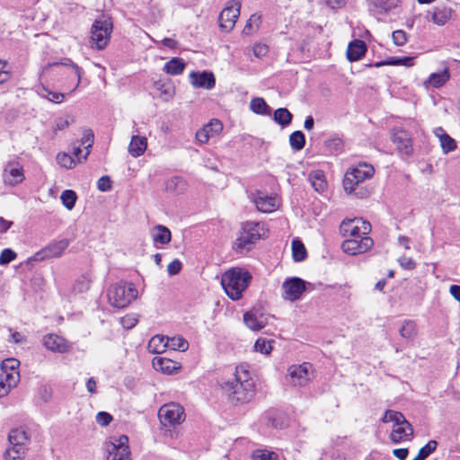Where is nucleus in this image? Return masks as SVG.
<instances>
[{
    "label": "nucleus",
    "instance_id": "nucleus-24",
    "mask_svg": "<svg viewBox=\"0 0 460 460\" xmlns=\"http://www.w3.org/2000/svg\"><path fill=\"white\" fill-rule=\"evenodd\" d=\"M150 236L155 246L167 244L172 240L171 231L163 225H156L152 227Z\"/></svg>",
    "mask_w": 460,
    "mask_h": 460
},
{
    "label": "nucleus",
    "instance_id": "nucleus-5",
    "mask_svg": "<svg viewBox=\"0 0 460 460\" xmlns=\"http://www.w3.org/2000/svg\"><path fill=\"white\" fill-rule=\"evenodd\" d=\"M138 295L137 289L132 283L119 282L111 285L107 291L111 305L116 308L127 307Z\"/></svg>",
    "mask_w": 460,
    "mask_h": 460
},
{
    "label": "nucleus",
    "instance_id": "nucleus-4",
    "mask_svg": "<svg viewBox=\"0 0 460 460\" xmlns=\"http://www.w3.org/2000/svg\"><path fill=\"white\" fill-rule=\"evenodd\" d=\"M382 421L384 423H393L390 438L395 444L409 440L413 435V429L411 423L400 411H385Z\"/></svg>",
    "mask_w": 460,
    "mask_h": 460
},
{
    "label": "nucleus",
    "instance_id": "nucleus-32",
    "mask_svg": "<svg viewBox=\"0 0 460 460\" xmlns=\"http://www.w3.org/2000/svg\"><path fill=\"white\" fill-rule=\"evenodd\" d=\"M27 432L22 429H13L8 436L10 446L15 447H25L24 445L28 441Z\"/></svg>",
    "mask_w": 460,
    "mask_h": 460
},
{
    "label": "nucleus",
    "instance_id": "nucleus-31",
    "mask_svg": "<svg viewBox=\"0 0 460 460\" xmlns=\"http://www.w3.org/2000/svg\"><path fill=\"white\" fill-rule=\"evenodd\" d=\"M186 67V63L181 58H172L164 64V71L171 75H181Z\"/></svg>",
    "mask_w": 460,
    "mask_h": 460
},
{
    "label": "nucleus",
    "instance_id": "nucleus-39",
    "mask_svg": "<svg viewBox=\"0 0 460 460\" xmlns=\"http://www.w3.org/2000/svg\"><path fill=\"white\" fill-rule=\"evenodd\" d=\"M166 344L168 349L173 350L185 351L189 348L188 341L180 336H175L172 338L167 337Z\"/></svg>",
    "mask_w": 460,
    "mask_h": 460
},
{
    "label": "nucleus",
    "instance_id": "nucleus-12",
    "mask_svg": "<svg viewBox=\"0 0 460 460\" xmlns=\"http://www.w3.org/2000/svg\"><path fill=\"white\" fill-rule=\"evenodd\" d=\"M306 283L298 277L287 278L281 286V296L285 301L295 302L302 298Z\"/></svg>",
    "mask_w": 460,
    "mask_h": 460
},
{
    "label": "nucleus",
    "instance_id": "nucleus-9",
    "mask_svg": "<svg viewBox=\"0 0 460 460\" xmlns=\"http://www.w3.org/2000/svg\"><path fill=\"white\" fill-rule=\"evenodd\" d=\"M374 172V167L366 163L359 164L356 167L351 168L344 175L342 182L344 190L349 194L352 193L357 185L371 178Z\"/></svg>",
    "mask_w": 460,
    "mask_h": 460
},
{
    "label": "nucleus",
    "instance_id": "nucleus-13",
    "mask_svg": "<svg viewBox=\"0 0 460 460\" xmlns=\"http://www.w3.org/2000/svg\"><path fill=\"white\" fill-rule=\"evenodd\" d=\"M391 141L396 146L398 153L410 156L413 153L411 135L401 127H394L390 131Z\"/></svg>",
    "mask_w": 460,
    "mask_h": 460
},
{
    "label": "nucleus",
    "instance_id": "nucleus-2",
    "mask_svg": "<svg viewBox=\"0 0 460 460\" xmlns=\"http://www.w3.org/2000/svg\"><path fill=\"white\" fill-rule=\"evenodd\" d=\"M222 389L233 402L245 403L254 395V382L245 366L235 368L234 377L223 383Z\"/></svg>",
    "mask_w": 460,
    "mask_h": 460
},
{
    "label": "nucleus",
    "instance_id": "nucleus-29",
    "mask_svg": "<svg viewBox=\"0 0 460 460\" xmlns=\"http://www.w3.org/2000/svg\"><path fill=\"white\" fill-rule=\"evenodd\" d=\"M164 186L165 191L175 194H181L187 190L186 181L180 176H172L167 179Z\"/></svg>",
    "mask_w": 460,
    "mask_h": 460
},
{
    "label": "nucleus",
    "instance_id": "nucleus-37",
    "mask_svg": "<svg viewBox=\"0 0 460 460\" xmlns=\"http://www.w3.org/2000/svg\"><path fill=\"white\" fill-rule=\"evenodd\" d=\"M292 114L286 108H279L274 111L273 119L282 127L288 126L292 121Z\"/></svg>",
    "mask_w": 460,
    "mask_h": 460
},
{
    "label": "nucleus",
    "instance_id": "nucleus-35",
    "mask_svg": "<svg viewBox=\"0 0 460 460\" xmlns=\"http://www.w3.org/2000/svg\"><path fill=\"white\" fill-rule=\"evenodd\" d=\"M370 4L373 5L381 13H387L391 10L396 8L400 0H368Z\"/></svg>",
    "mask_w": 460,
    "mask_h": 460
},
{
    "label": "nucleus",
    "instance_id": "nucleus-64",
    "mask_svg": "<svg viewBox=\"0 0 460 460\" xmlns=\"http://www.w3.org/2000/svg\"><path fill=\"white\" fill-rule=\"evenodd\" d=\"M450 294L453 296V297L460 302V286L457 285H452L450 287Z\"/></svg>",
    "mask_w": 460,
    "mask_h": 460
},
{
    "label": "nucleus",
    "instance_id": "nucleus-7",
    "mask_svg": "<svg viewBox=\"0 0 460 460\" xmlns=\"http://www.w3.org/2000/svg\"><path fill=\"white\" fill-rule=\"evenodd\" d=\"M266 230L262 224L258 222H246L243 225L239 236L234 242L237 250H250L261 238L264 237Z\"/></svg>",
    "mask_w": 460,
    "mask_h": 460
},
{
    "label": "nucleus",
    "instance_id": "nucleus-43",
    "mask_svg": "<svg viewBox=\"0 0 460 460\" xmlns=\"http://www.w3.org/2000/svg\"><path fill=\"white\" fill-rule=\"evenodd\" d=\"M289 144L292 149L300 151L304 148L305 144V135L302 131H295L289 137Z\"/></svg>",
    "mask_w": 460,
    "mask_h": 460
},
{
    "label": "nucleus",
    "instance_id": "nucleus-6",
    "mask_svg": "<svg viewBox=\"0 0 460 460\" xmlns=\"http://www.w3.org/2000/svg\"><path fill=\"white\" fill-rule=\"evenodd\" d=\"M106 460H131L129 440L127 435H111L104 442Z\"/></svg>",
    "mask_w": 460,
    "mask_h": 460
},
{
    "label": "nucleus",
    "instance_id": "nucleus-33",
    "mask_svg": "<svg viewBox=\"0 0 460 460\" xmlns=\"http://www.w3.org/2000/svg\"><path fill=\"white\" fill-rule=\"evenodd\" d=\"M167 336L155 335L148 342L147 349L152 354H161L167 349Z\"/></svg>",
    "mask_w": 460,
    "mask_h": 460
},
{
    "label": "nucleus",
    "instance_id": "nucleus-20",
    "mask_svg": "<svg viewBox=\"0 0 460 460\" xmlns=\"http://www.w3.org/2000/svg\"><path fill=\"white\" fill-rule=\"evenodd\" d=\"M453 9L446 5H437L426 14V19L438 26L445 25L452 17Z\"/></svg>",
    "mask_w": 460,
    "mask_h": 460
},
{
    "label": "nucleus",
    "instance_id": "nucleus-51",
    "mask_svg": "<svg viewBox=\"0 0 460 460\" xmlns=\"http://www.w3.org/2000/svg\"><path fill=\"white\" fill-rule=\"evenodd\" d=\"M16 257L17 253L13 250L10 248H5L0 253V265H7L8 263L15 260Z\"/></svg>",
    "mask_w": 460,
    "mask_h": 460
},
{
    "label": "nucleus",
    "instance_id": "nucleus-21",
    "mask_svg": "<svg viewBox=\"0 0 460 460\" xmlns=\"http://www.w3.org/2000/svg\"><path fill=\"white\" fill-rule=\"evenodd\" d=\"M43 344L47 349L58 353L68 352L72 348L65 338L57 334L46 335L43 338Z\"/></svg>",
    "mask_w": 460,
    "mask_h": 460
},
{
    "label": "nucleus",
    "instance_id": "nucleus-28",
    "mask_svg": "<svg viewBox=\"0 0 460 460\" xmlns=\"http://www.w3.org/2000/svg\"><path fill=\"white\" fill-rule=\"evenodd\" d=\"M367 51L366 43L360 40L351 41L347 49V58L350 62H355L361 59Z\"/></svg>",
    "mask_w": 460,
    "mask_h": 460
},
{
    "label": "nucleus",
    "instance_id": "nucleus-16",
    "mask_svg": "<svg viewBox=\"0 0 460 460\" xmlns=\"http://www.w3.org/2000/svg\"><path fill=\"white\" fill-rule=\"evenodd\" d=\"M68 245L69 241L67 239L52 242L40 251L37 252L33 255V260L36 261H41L47 259L58 258L63 254Z\"/></svg>",
    "mask_w": 460,
    "mask_h": 460
},
{
    "label": "nucleus",
    "instance_id": "nucleus-26",
    "mask_svg": "<svg viewBox=\"0 0 460 460\" xmlns=\"http://www.w3.org/2000/svg\"><path fill=\"white\" fill-rule=\"evenodd\" d=\"M243 322L245 325L252 331H260L267 324L266 318L262 314L250 311L243 314Z\"/></svg>",
    "mask_w": 460,
    "mask_h": 460
},
{
    "label": "nucleus",
    "instance_id": "nucleus-18",
    "mask_svg": "<svg viewBox=\"0 0 460 460\" xmlns=\"http://www.w3.org/2000/svg\"><path fill=\"white\" fill-rule=\"evenodd\" d=\"M24 180L22 166L15 161L8 162L3 172V181L5 185L15 186Z\"/></svg>",
    "mask_w": 460,
    "mask_h": 460
},
{
    "label": "nucleus",
    "instance_id": "nucleus-15",
    "mask_svg": "<svg viewBox=\"0 0 460 460\" xmlns=\"http://www.w3.org/2000/svg\"><path fill=\"white\" fill-rule=\"evenodd\" d=\"M19 366V360L13 358H6L1 363L0 376L12 388L15 387L20 380Z\"/></svg>",
    "mask_w": 460,
    "mask_h": 460
},
{
    "label": "nucleus",
    "instance_id": "nucleus-57",
    "mask_svg": "<svg viewBox=\"0 0 460 460\" xmlns=\"http://www.w3.org/2000/svg\"><path fill=\"white\" fill-rule=\"evenodd\" d=\"M252 52L256 58H261L268 54L269 48L266 44L256 43L252 47Z\"/></svg>",
    "mask_w": 460,
    "mask_h": 460
},
{
    "label": "nucleus",
    "instance_id": "nucleus-14",
    "mask_svg": "<svg viewBox=\"0 0 460 460\" xmlns=\"http://www.w3.org/2000/svg\"><path fill=\"white\" fill-rule=\"evenodd\" d=\"M241 2L239 0H230L219 14V26L225 31H230L234 29L237 18L240 15Z\"/></svg>",
    "mask_w": 460,
    "mask_h": 460
},
{
    "label": "nucleus",
    "instance_id": "nucleus-45",
    "mask_svg": "<svg viewBox=\"0 0 460 460\" xmlns=\"http://www.w3.org/2000/svg\"><path fill=\"white\" fill-rule=\"evenodd\" d=\"M274 341L271 340H267L265 338H259L255 341L254 349H255V351L260 352L261 354L269 355V354H270V352L272 350V343Z\"/></svg>",
    "mask_w": 460,
    "mask_h": 460
},
{
    "label": "nucleus",
    "instance_id": "nucleus-44",
    "mask_svg": "<svg viewBox=\"0 0 460 460\" xmlns=\"http://www.w3.org/2000/svg\"><path fill=\"white\" fill-rule=\"evenodd\" d=\"M383 65L411 66H413V58H410V57H404V58L391 57L386 61L382 62V63H377L376 66H380Z\"/></svg>",
    "mask_w": 460,
    "mask_h": 460
},
{
    "label": "nucleus",
    "instance_id": "nucleus-47",
    "mask_svg": "<svg viewBox=\"0 0 460 460\" xmlns=\"http://www.w3.org/2000/svg\"><path fill=\"white\" fill-rule=\"evenodd\" d=\"M60 199H61L62 204L68 210H71L75 205L77 196L74 190H66L61 193Z\"/></svg>",
    "mask_w": 460,
    "mask_h": 460
},
{
    "label": "nucleus",
    "instance_id": "nucleus-61",
    "mask_svg": "<svg viewBox=\"0 0 460 460\" xmlns=\"http://www.w3.org/2000/svg\"><path fill=\"white\" fill-rule=\"evenodd\" d=\"M181 270V262L179 260H174L169 263L167 267L168 273L170 275H175Z\"/></svg>",
    "mask_w": 460,
    "mask_h": 460
},
{
    "label": "nucleus",
    "instance_id": "nucleus-55",
    "mask_svg": "<svg viewBox=\"0 0 460 460\" xmlns=\"http://www.w3.org/2000/svg\"><path fill=\"white\" fill-rule=\"evenodd\" d=\"M393 41L396 46H403L407 42V34L404 31L397 30L392 34Z\"/></svg>",
    "mask_w": 460,
    "mask_h": 460
},
{
    "label": "nucleus",
    "instance_id": "nucleus-38",
    "mask_svg": "<svg viewBox=\"0 0 460 460\" xmlns=\"http://www.w3.org/2000/svg\"><path fill=\"white\" fill-rule=\"evenodd\" d=\"M94 135L92 129L86 128L83 131V136L81 138V146L84 148L85 152L83 155V158L87 159V156L90 154V150L93 145Z\"/></svg>",
    "mask_w": 460,
    "mask_h": 460
},
{
    "label": "nucleus",
    "instance_id": "nucleus-41",
    "mask_svg": "<svg viewBox=\"0 0 460 460\" xmlns=\"http://www.w3.org/2000/svg\"><path fill=\"white\" fill-rule=\"evenodd\" d=\"M399 332L403 339H413L417 333L416 323L411 320L404 321Z\"/></svg>",
    "mask_w": 460,
    "mask_h": 460
},
{
    "label": "nucleus",
    "instance_id": "nucleus-3",
    "mask_svg": "<svg viewBox=\"0 0 460 460\" xmlns=\"http://www.w3.org/2000/svg\"><path fill=\"white\" fill-rule=\"evenodd\" d=\"M252 280L251 273L243 268H231L221 278V285L232 300H239Z\"/></svg>",
    "mask_w": 460,
    "mask_h": 460
},
{
    "label": "nucleus",
    "instance_id": "nucleus-36",
    "mask_svg": "<svg viewBox=\"0 0 460 460\" xmlns=\"http://www.w3.org/2000/svg\"><path fill=\"white\" fill-rule=\"evenodd\" d=\"M250 109L252 112L259 115H270V108L266 103L265 100L261 97L252 98L250 102Z\"/></svg>",
    "mask_w": 460,
    "mask_h": 460
},
{
    "label": "nucleus",
    "instance_id": "nucleus-27",
    "mask_svg": "<svg viewBox=\"0 0 460 460\" xmlns=\"http://www.w3.org/2000/svg\"><path fill=\"white\" fill-rule=\"evenodd\" d=\"M449 79L450 72L448 68H445L439 73L430 74L428 79L423 82V86L426 89L429 87L439 88L445 85Z\"/></svg>",
    "mask_w": 460,
    "mask_h": 460
},
{
    "label": "nucleus",
    "instance_id": "nucleus-50",
    "mask_svg": "<svg viewBox=\"0 0 460 460\" xmlns=\"http://www.w3.org/2000/svg\"><path fill=\"white\" fill-rule=\"evenodd\" d=\"M261 23V16L257 14H252L249 18L244 29L243 33L249 35L251 34L254 30L258 29Z\"/></svg>",
    "mask_w": 460,
    "mask_h": 460
},
{
    "label": "nucleus",
    "instance_id": "nucleus-42",
    "mask_svg": "<svg viewBox=\"0 0 460 460\" xmlns=\"http://www.w3.org/2000/svg\"><path fill=\"white\" fill-rule=\"evenodd\" d=\"M25 447H15L10 446L4 454V460H22L25 456Z\"/></svg>",
    "mask_w": 460,
    "mask_h": 460
},
{
    "label": "nucleus",
    "instance_id": "nucleus-60",
    "mask_svg": "<svg viewBox=\"0 0 460 460\" xmlns=\"http://www.w3.org/2000/svg\"><path fill=\"white\" fill-rule=\"evenodd\" d=\"M400 265L406 270H413L416 263L411 257L402 256L398 260Z\"/></svg>",
    "mask_w": 460,
    "mask_h": 460
},
{
    "label": "nucleus",
    "instance_id": "nucleus-62",
    "mask_svg": "<svg viewBox=\"0 0 460 460\" xmlns=\"http://www.w3.org/2000/svg\"><path fill=\"white\" fill-rule=\"evenodd\" d=\"M69 126V121L66 119H58L55 121L53 131L57 133L58 130H64Z\"/></svg>",
    "mask_w": 460,
    "mask_h": 460
},
{
    "label": "nucleus",
    "instance_id": "nucleus-46",
    "mask_svg": "<svg viewBox=\"0 0 460 460\" xmlns=\"http://www.w3.org/2000/svg\"><path fill=\"white\" fill-rule=\"evenodd\" d=\"M40 94L41 97L48 99L54 103H61L64 102L65 94L58 92H53L48 88L42 87Z\"/></svg>",
    "mask_w": 460,
    "mask_h": 460
},
{
    "label": "nucleus",
    "instance_id": "nucleus-58",
    "mask_svg": "<svg viewBox=\"0 0 460 460\" xmlns=\"http://www.w3.org/2000/svg\"><path fill=\"white\" fill-rule=\"evenodd\" d=\"M9 77L8 65L5 61L0 59V84L6 82Z\"/></svg>",
    "mask_w": 460,
    "mask_h": 460
},
{
    "label": "nucleus",
    "instance_id": "nucleus-59",
    "mask_svg": "<svg viewBox=\"0 0 460 460\" xmlns=\"http://www.w3.org/2000/svg\"><path fill=\"white\" fill-rule=\"evenodd\" d=\"M97 187L101 191H107L111 188V182L108 176L101 177L97 181Z\"/></svg>",
    "mask_w": 460,
    "mask_h": 460
},
{
    "label": "nucleus",
    "instance_id": "nucleus-8",
    "mask_svg": "<svg viewBox=\"0 0 460 460\" xmlns=\"http://www.w3.org/2000/svg\"><path fill=\"white\" fill-rule=\"evenodd\" d=\"M113 24L111 18L102 17L95 20L91 29V46L96 49H103L109 43Z\"/></svg>",
    "mask_w": 460,
    "mask_h": 460
},
{
    "label": "nucleus",
    "instance_id": "nucleus-53",
    "mask_svg": "<svg viewBox=\"0 0 460 460\" xmlns=\"http://www.w3.org/2000/svg\"><path fill=\"white\" fill-rule=\"evenodd\" d=\"M63 65L69 66L73 69L75 75L77 77L76 84H75V87L72 90V91H75L80 85V84H81L82 75H83V70H82V68L80 66H78L71 59H66V61L65 63H63Z\"/></svg>",
    "mask_w": 460,
    "mask_h": 460
},
{
    "label": "nucleus",
    "instance_id": "nucleus-48",
    "mask_svg": "<svg viewBox=\"0 0 460 460\" xmlns=\"http://www.w3.org/2000/svg\"><path fill=\"white\" fill-rule=\"evenodd\" d=\"M57 162L60 166L65 167L66 169H72L76 164L75 158L66 153L58 154Z\"/></svg>",
    "mask_w": 460,
    "mask_h": 460
},
{
    "label": "nucleus",
    "instance_id": "nucleus-49",
    "mask_svg": "<svg viewBox=\"0 0 460 460\" xmlns=\"http://www.w3.org/2000/svg\"><path fill=\"white\" fill-rule=\"evenodd\" d=\"M252 460H279L278 455L265 449H258L252 453Z\"/></svg>",
    "mask_w": 460,
    "mask_h": 460
},
{
    "label": "nucleus",
    "instance_id": "nucleus-63",
    "mask_svg": "<svg viewBox=\"0 0 460 460\" xmlns=\"http://www.w3.org/2000/svg\"><path fill=\"white\" fill-rule=\"evenodd\" d=\"M13 221L6 220L0 217V234L5 233L13 226Z\"/></svg>",
    "mask_w": 460,
    "mask_h": 460
},
{
    "label": "nucleus",
    "instance_id": "nucleus-17",
    "mask_svg": "<svg viewBox=\"0 0 460 460\" xmlns=\"http://www.w3.org/2000/svg\"><path fill=\"white\" fill-rule=\"evenodd\" d=\"M223 130V124L219 119H212L196 132V143L199 145L207 144L211 138L217 137Z\"/></svg>",
    "mask_w": 460,
    "mask_h": 460
},
{
    "label": "nucleus",
    "instance_id": "nucleus-52",
    "mask_svg": "<svg viewBox=\"0 0 460 460\" xmlns=\"http://www.w3.org/2000/svg\"><path fill=\"white\" fill-rule=\"evenodd\" d=\"M437 447V442L434 440H430L423 447H421L418 453L419 458L425 459L427 458Z\"/></svg>",
    "mask_w": 460,
    "mask_h": 460
},
{
    "label": "nucleus",
    "instance_id": "nucleus-11",
    "mask_svg": "<svg viewBox=\"0 0 460 460\" xmlns=\"http://www.w3.org/2000/svg\"><path fill=\"white\" fill-rule=\"evenodd\" d=\"M313 377V366L308 362L292 365L288 368L287 379L293 386H305L312 381Z\"/></svg>",
    "mask_w": 460,
    "mask_h": 460
},
{
    "label": "nucleus",
    "instance_id": "nucleus-19",
    "mask_svg": "<svg viewBox=\"0 0 460 460\" xmlns=\"http://www.w3.org/2000/svg\"><path fill=\"white\" fill-rule=\"evenodd\" d=\"M253 202L257 209L263 213H272L280 206V201L277 196L268 195L262 192H257L254 195Z\"/></svg>",
    "mask_w": 460,
    "mask_h": 460
},
{
    "label": "nucleus",
    "instance_id": "nucleus-10",
    "mask_svg": "<svg viewBox=\"0 0 460 460\" xmlns=\"http://www.w3.org/2000/svg\"><path fill=\"white\" fill-rule=\"evenodd\" d=\"M158 418L164 427L181 424L186 418L184 408L176 402L165 403L158 410Z\"/></svg>",
    "mask_w": 460,
    "mask_h": 460
},
{
    "label": "nucleus",
    "instance_id": "nucleus-54",
    "mask_svg": "<svg viewBox=\"0 0 460 460\" xmlns=\"http://www.w3.org/2000/svg\"><path fill=\"white\" fill-rule=\"evenodd\" d=\"M113 420V417L107 411H99L96 414V422L102 427L108 426Z\"/></svg>",
    "mask_w": 460,
    "mask_h": 460
},
{
    "label": "nucleus",
    "instance_id": "nucleus-22",
    "mask_svg": "<svg viewBox=\"0 0 460 460\" xmlns=\"http://www.w3.org/2000/svg\"><path fill=\"white\" fill-rule=\"evenodd\" d=\"M190 84L196 88L212 89L215 86V76L211 72H191Z\"/></svg>",
    "mask_w": 460,
    "mask_h": 460
},
{
    "label": "nucleus",
    "instance_id": "nucleus-34",
    "mask_svg": "<svg viewBox=\"0 0 460 460\" xmlns=\"http://www.w3.org/2000/svg\"><path fill=\"white\" fill-rule=\"evenodd\" d=\"M309 181L313 188L319 193H323L327 189V181L323 171H314L309 175Z\"/></svg>",
    "mask_w": 460,
    "mask_h": 460
},
{
    "label": "nucleus",
    "instance_id": "nucleus-25",
    "mask_svg": "<svg viewBox=\"0 0 460 460\" xmlns=\"http://www.w3.org/2000/svg\"><path fill=\"white\" fill-rule=\"evenodd\" d=\"M147 148V138L138 134L131 137L128 144V152L133 157H139L142 155Z\"/></svg>",
    "mask_w": 460,
    "mask_h": 460
},
{
    "label": "nucleus",
    "instance_id": "nucleus-40",
    "mask_svg": "<svg viewBox=\"0 0 460 460\" xmlns=\"http://www.w3.org/2000/svg\"><path fill=\"white\" fill-rule=\"evenodd\" d=\"M292 255L296 261H302L306 257V250L304 243L298 240L294 239L292 241Z\"/></svg>",
    "mask_w": 460,
    "mask_h": 460
},
{
    "label": "nucleus",
    "instance_id": "nucleus-23",
    "mask_svg": "<svg viewBox=\"0 0 460 460\" xmlns=\"http://www.w3.org/2000/svg\"><path fill=\"white\" fill-rule=\"evenodd\" d=\"M153 367L156 371L165 375H173L181 369V363L167 358L156 357L153 359Z\"/></svg>",
    "mask_w": 460,
    "mask_h": 460
},
{
    "label": "nucleus",
    "instance_id": "nucleus-1",
    "mask_svg": "<svg viewBox=\"0 0 460 460\" xmlns=\"http://www.w3.org/2000/svg\"><path fill=\"white\" fill-rule=\"evenodd\" d=\"M371 225L362 218L344 219L340 226V232L344 237L342 251L348 255H358L369 251L374 242L368 234Z\"/></svg>",
    "mask_w": 460,
    "mask_h": 460
},
{
    "label": "nucleus",
    "instance_id": "nucleus-56",
    "mask_svg": "<svg viewBox=\"0 0 460 460\" xmlns=\"http://www.w3.org/2000/svg\"><path fill=\"white\" fill-rule=\"evenodd\" d=\"M138 320L135 314H127L120 319V323L125 329H131L137 323Z\"/></svg>",
    "mask_w": 460,
    "mask_h": 460
},
{
    "label": "nucleus",
    "instance_id": "nucleus-30",
    "mask_svg": "<svg viewBox=\"0 0 460 460\" xmlns=\"http://www.w3.org/2000/svg\"><path fill=\"white\" fill-rule=\"evenodd\" d=\"M434 134L439 138L440 146L445 154L452 152L456 148V141L441 127L435 128Z\"/></svg>",
    "mask_w": 460,
    "mask_h": 460
}]
</instances>
